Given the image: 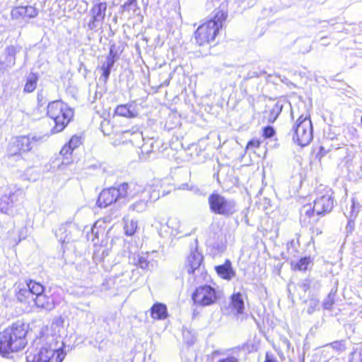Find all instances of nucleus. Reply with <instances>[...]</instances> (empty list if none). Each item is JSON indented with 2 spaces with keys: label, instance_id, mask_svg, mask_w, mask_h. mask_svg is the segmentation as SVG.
<instances>
[{
  "label": "nucleus",
  "instance_id": "9d476101",
  "mask_svg": "<svg viewBox=\"0 0 362 362\" xmlns=\"http://www.w3.org/2000/svg\"><path fill=\"white\" fill-rule=\"evenodd\" d=\"M128 187L129 184L123 183L117 188L111 187L103 189L98 199V206L105 208L120 199L126 198Z\"/></svg>",
  "mask_w": 362,
  "mask_h": 362
},
{
  "label": "nucleus",
  "instance_id": "cd10ccee",
  "mask_svg": "<svg viewBox=\"0 0 362 362\" xmlns=\"http://www.w3.org/2000/svg\"><path fill=\"white\" fill-rule=\"evenodd\" d=\"M350 362H362V348H357L351 354Z\"/></svg>",
  "mask_w": 362,
  "mask_h": 362
},
{
  "label": "nucleus",
  "instance_id": "49530a36",
  "mask_svg": "<svg viewBox=\"0 0 362 362\" xmlns=\"http://www.w3.org/2000/svg\"><path fill=\"white\" fill-rule=\"evenodd\" d=\"M104 267H105L106 269H109L106 265H104Z\"/></svg>",
  "mask_w": 362,
  "mask_h": 362
},
{
  "label": "nucleus",
  "instance_id": "ddd939ff",
  "mask_svg": "<svg viewBox=\"0 0 362 362\" xmlns=\"http://www.w3.org/2000/svg\"><path fill=\"white\" fill-rule=\"evenodd\" d=\"M37 15V9L32 6H16L12 8L11 11V16L14 20L33 18Z\"/></svg>",
  "mask_w": 362,
  "mask_h": 362
},
{
  "label": "nucleus",
  "instance_id": "c9c22d12",
  "mask_svg": "<svg viewBox=\"0 0 362 362\" xmlns=\"http://www.w3.org/2000/svg\"><path fill=\"white\" fill-rule=\"evenodd\" d=\"M73 151L74 150L68 144H65L62 148L60 154L62 156L68 158V156L71 155Z\"/></svg>",
  "mask_w": 362,
  "mask_h": 362
},
{
  "label": "nucleus",
  "instance_id": "79ce46f5",
  "mask_svg": "<svg viewBox=\"0 0 362 362\" xmlns=\"http://www.w3.org/2000/svg\"><path fill=\"white\" fill-rule=\"evenodd\" d=\"M220 0H209V2L208 4H209L210 2H211V4H213V6H215L216 4L218 3Z\"/></svg>",
  "mask_w": 362,
  "mask_h": 362
},
{
  "label": "nucleus",
  "instance_id": "4c0bfd02",
  "mask_svg": "<svg viewBox=\"0 0 362 362\" xmlns=\"http://www.w3.org/2000/svg\"><path fill=\"white\" fill-rule=\"evenodd\" d=\"M311 303H312V305H311L310 308H309L308 310V313L310 314H311L314 312L315 308L317 305V303L315 301H312Z\"/></svg>",
  "mask_w": 362,
  "mask_h": 362
},
{
  "label": "nucleus",
  "instance_id": "b1692460",
  "mask_svg": "<svg viewBox=\"0 0 362 362\" xmlns=\"http://www.w3.org/2000/svg\"><path fill=\"white\" fill-rule=\"evenodd\" d=\"M312 264V260L310 257H303L301 258L298 262H292L291 267L294 270L299 271H305Z\"/></svg>",
  "mask_w": 362,
  "mask_h": 362
},
{
  "label": "nucleus",
  "instance_id": "f257e3e1",
  "mask_svg": "<svg viewBox=\"0 0 362 362\" xmlns=\"http://www.w3.org/2000/svg\"><path fill=\"white\" fill-rule=\"evenodd\" d=\"M64 320L59 317L46 327L37 348L29 349L27 362H62L66 356L64 333Z\"/></svg>",
  "mask_w": 362,
  "mask_h": 362
},
{
  "label": "nucleus",
  "instance_id": "9b49d317",
  "mask_svg": "<svg viewBox=\"0 0 362 362\" xmlns=\"http://www.w3.org/2000/svg\"><path fill=\"white\" fill-rule=\"evenodd\" d=\"M106 10L107 4L105 2H98L93 5L90 11V19L88 23L90 30H95L103 23Z\"/></svg>",
  "mask_w": 362,
  "mask_h": 362
},
{
  "label": "nucleus",
  "instance_id": "ea45409f",
  "mask_svg": "<svg viewBox=\"0 0 362 362\" xmlns=\"http://www.w3.org/2000/svg\"><path fill=\"white\" fill-rule=\"evenodd\" d=\"M264 362H274V360L267 354L266 361Z\"/></svg>",
  "mask_w": 362,
  "mask_h": 362
},
{
  "label": "nucleus",
  "instance_id": "39448f33",
  "mask_svg": "<svg viewBox=\"0 0 362 362\" xmlns=\"http://www.w3.org/2000/svg\"><path fill=\"white\" fill-rule=\"evenodd\" d=\"M47 115L54 122V133L62 132L74 117V110L62 100H55L47 105Z\"/></svg>",
  "mask_w": 362,
  "mask_h": 362
},
{
  "label": "nucleus",
  "instance_id": "20e7f679",
  "mask_svg": "<svg viewBox=\"0 0 362 362\" xmlns=\"http://www.w3.org/2000/svg\"><path fill=\"white\" fill-rule=\"evenodd\" d=\"M226 18L223 11H217L213 18L199 26L194 33L197 43L203 45L214 40Z\"/></svg>",
  "mask_w": 362,
  "mask_h": 362
},
{
  "label": "nucleus",
  "instance_id": "1a4fd4ad",
  "mask_svg": "<svg viewBox=\"0 0 362 362\" xmlns=\"http://www.w3.org/2000/svg\"><path fill=\"white\" fill-rule=\"evenodd\" d=\"M211 211L219 215L226 216L233 214L236 211L235 202L219 194L213 193L208 198Z\"/></svg>",
  "mask_w": 362,
  "mask_h": 362
},
{
  "label": "nucleus",
  "instance_id": "e433bc0d",
  "mask_svg": "<svg viewBox=\"0 0 362 362\" xmlns=\"http://www.w3.org/2000/svg\"><path fill=\"white\" fill-rule=\"evenodd\" d=\"M219 362H238V359L234 356H230L219 361Z\"/></svg>",
  "mask_w": 362,
  "mask_h": 362
},
{
  "label": "nucleus",
  "instance_id": "2eb2a0df",
  "mask_svg": "<svg viewBox=\"0 0 362 362\" xmlns=\"http://www.w3.org/2000/svg\"><path fill=\"white\" fill-rule=\"evenodd\" d=\"M203 259L202 255L197 250L192 251L187 257L186 262V269L189 274H194L195 271L199 269Z\"/></svg>",
  "mask_w": 362,
  "mask_h": 362
},
{
  "label": "nucleus",
  "instance_id": "c03bdc74",
  "mask_svg": "<svg viewBox=\"0 0 362 362\" xmlns=\"http://www.w3.org/2000/svg\"><path fill=\"white\" fill-rule=\"evenodd\" d=\"M130 132L129 131H127V132H124L123 134H129Z\"/></svg>",
  "mask_w": 362,
  "mask_h": 362
},
{
  "label": "nucleus",
  "instance_id": "aec40b11",
  "mask_svg": "<svg viewBox=\"0 0 362 362\" xmlns=\"http://www.w3.org/2000/svg\"><path fill=\"white\" fill-rule=\"evenodd\" d=\"M151 315L155 320H164L167 317V308L164 304L156 303L151 309Z\"/></svg>",
  "mask_w": 362,
  "mask_h": 362
},
{
  "label": "nucleus",
  "instance_id": "6ab92c4d",
  "mask_svg": "<svg viewBox=\"0 0 362 362\" xmlns=\"http://www.w3.org/2000/svg\"><path fill=\"white\" fill-rule=\"evenodd\" d=\"M216 271L219 276L226 280L229 281L235 276V272L232 268L231 262L229 260H226L222 265L216 267Z\"/></svg>",
  "mask_w": 362,
  "mask_h": 362
},
{
  "label": "nucleus",
  "instance_id": "bb28decb",
  "mask_svg": "<svg viewBox=\"0 0 362 362\" xmlns=\"http://www.w3.org/2000/svg\"><path fill=\"white\" fill-rule=\"evenodd\" d=\"M37 81V78L35 74L30 75L25 85L24 90L28 93L33 92L36 88Z\"/></svg>",
  "mask_w": 362,
  "mask_h": 362
},
{
  "label": "nucleus",
  "instance_id": "a18cd8bd",
  "mask_svg": "<svg viewBox=\"0 0 362 362\" xmlns=\"http://www.w3.org/2000/svg\"><path fill=\"white\" fill-rule=\"evenodd\" d=\"M144 148H145V147L142 146V151H144V150H145Z\"/></svg>",
  "mask_w": 362,
  "mask_h": 362
},
{
  "label": "nucleus",
  "instance_id": "a19ab883",
  "mask_svg": "<svg viewBox=\"0 0 362 362\" xmlns=\"http://www.w3.org/2000/svg\"><path fill=\"white\" fill-rule=\"evenodd\" d=\"M331 305H332V303H328V302H327H327H325V303H324V308H325V309H330Z\"/></svg>",
  "mask_w": 362,
  "mask_h": 362
},
{
  "label": "nucleus",
  "instance_id": "c756f323",
  "mask_svg": "<svg viewBox=\"0 0 362 362\" xmlns=\"http://www.w3.org/2000/svg\"><path fill=\"white\" fill-rule=\"evenodd\" d=\"M138 265L143 269L150 270L152 268V264L146 259L145 257H139L138 260Z\"/></svg>",
  "mask_w": 362,
  "mask_h": 362
},
{
  "label": "nucleus",
  "instance_id": "a211bd4d",
  "mask_svg": "<svg viewBox=\"0 0 362 362\" xmlns=\"http://www.w3.org/2000/svg\"><path fill=\"white\" fill-rule=\"evenodd\" d=\"M115 114L119 116L133 118L137 116L138 111L134 104L119 105L115 109Z\"/></svg>",
  "mask_w": 362,
  "mask_h": 362
},
{
  "label": "nucleus",
  "instance_id": "6e6552de",
  "mask_svg": "<svg viewBox=\"0 0 362 362\" xmlns=\"http://www.w3.org/2000/svg\"><path fill=\"white\" fill-rule=\"evenodd\" d=\"M45 138V136L30 135L16 137L8 145V154L11 156H19L22 153L29 152L34 146L42 142Z\"/></svg>",
  "mask_w": 362,
  "mask_h": 362
},
{
  "label": "nucleus",
  "instance_id": "4be33fe9",
  "mask_svg": "<svg viewBox=\"0 0 362 362\" xmlns=\"http://www.w3.org/2000/svg\"><path fill=\"white\" fill-rule=\"evenodd\" d=\"M25 286L29 291H30V293H32L33 298L44 293V286L41 284L35 281H29Z\"/></svg>",
  "mask_w": 362,
  "mask_h": 362
},
{
  "label": "nucleus",
  "instance_id": "58836bf2",
  "mask_svg": "<svg viewBox=\"0 0 362 362\" xmlns=\"http://www.w3.org/2000/svg\"><path fill=\"white\" fill-rule=\"evenodd\" d=\"M134 1V0H128L123 6V8L125 10L126 8H127L129 6H130L133 2Z\"/></svg>",
  "mask_w": 362,
  "mask_h": 362
},
{
  "label": "nucleus",
  "instance_id": "393cba45",
  "mask_svg": "<svg viewBox=\"0 0 362 362\" xmlns=\"http://www.w3.org/2000/svg\"><path fill=\"white\" fill-rule=\"evenodd\" d=\"M20 49L15 46H9L6 48V62L8 66H12L15 64L16 54L19 52Z\"/></svg>",
  "mask_w": 362,
  "mask_h": 362
},
{
  "label": "nucleus",
  "instance_id": "2f4dec72",
  "mask_svg": "<svg viewBox=\"0 0 362 362\" xmlns=\"http://www.w3.org/2000/svg\"><path fill=\"white\" fill-rule=\"evenodd\" d=\"M88 238L94 241L95 238H99V229L98 228V222H96L91 228V234L87 235Z\"/></svg>",
  "mask_w": 362,
  "mask_h": 362
},
{
  "label": "nucleus",
  "instance_id": "de8ad7c7",
  "mask_svg": "<svg viewBox=\"0 0 362 362\" xmlns=\"http://www.w3.org/2000/svg\"><path fill=\"white\" fill-rule=\"evenodd\" d=\"M0 28H1V26H0ZM2 33V30H1V29H0V33Z\"/></svg>",
  "mask_w": 362,
  "mask_h": 362
},
{
  "label": "nucleus",
  "instance_id": "f8f14e48",
  "mask_svg": "<svg viewBox=\"0 0 362 362\" xmlns=\"http://www.w3.org/2000/svg\"><path fill=\"white\" fill-rule=\"evenodd\" d=\"M334 206V200L332 193H327L318 198L314 202L313 210L317 214H322L330 212Z\"/></svg>",
  "mask_w": 362,
  "mask_h": 362
},
{
  "label": "nucleus",
  "instance_id": "f03ea898",
  "mask_svg": "<svg viewBox=\"0 0 362 362\" xmlns=\"http://www.w3.org/2000/svg\"><path fill=\"white\" fill-rule=\"evenodd\" d=\"M27 325L17 322L0 333V354L8 357L11 353L18 352L25 346Z\"/></svg>",
  "mask_w": 362,
  "mask_h": 362
},
{
  "label": "nucleus",
  "instance_id": "473e14b6",
  "mask_svg": "<svg viewBox=\"0 0 362 362\" xmlns=\"http://www.w3.org/2000/svg\"><path fill=\"white\" fill-rule=\"evenodd\" d=\"M238 6L245 9L246 8L252 6L256 1V0H235Z\"/></svg>",
  "mask_w": 362,
  "mask_h": 362
},
{
  "label": "nucleus",
  "instance_id": "09e8293b",
  "mask_svg": "<svg viewBox=\"0 0 362 362\" xmlns=\"http://www.w3.org/2000/svg\"><path fill=\"white\" fill-rule=\"evenodd\" d=\"M361 124H362V117H361Z\"/></svg>",
  "mask_w": 362,
  "mask_h": 362
},
{
  "label": "nucleus",
  "instance_id": "423d86ee",
  "mask_svg": "<svg viewBox=\"0 0 362 362\" xmlns=\"http://www.w3.org/2000/svg\"><path fill=\"white\" fill-rule=\"evenodd\" d=\"M221 295L220 290L205 284L198 286L192 298L195 305L205 307L216 303L221 298Z\"/></svg>",
  "mask_w": 362,
  "mask_h": 362
},
{
  "label": "nucleus",
  "instance_id": "f704fd0d",
  "mask_svg": "<svg viewBox=\"0 0 362 362\" xmlns=\"http://www.w3.org/2000/svg\"><path fill=\"white\" fill-rule=\"evenodd\" d=\"M275 134V131L273 127H267L264 129L263 131V136L265 138H271Z\"/></svg>",
  "mask_w": 362,
  "mask_h": 362
},
{
  "label": "nucleus",
  "instance_id": "0eeeda50",
  "mask_svg": "<svg viewBox=\"0 0 362 362\" xmlns=\"http://www.w3.org/2000/svg\"><path fill=\"white\" fill-rule=\"evenodd\" d=\"M293 139L301 146H307L313 139V125L310 117L301 115L293 127Z\"/></svg>",
  "mask_w": 362,
  "mask_h": 362
},
{
  "label": "nucleus",
  "instance_id": "5701e85b",
  "mask_svg": "<svg viewBox=\"0 0 362 362\" xmlns=\"http://www.w3.org/2000/svg\"><path fill=\"white\" fill-rule=\"evenodd\" d=\"M115 61L112 57V50L110 51V55L107 57V59L102 66L103 74L102 76L104 78V81H106L109 78L111 69L114 65Z\"/></svg>",
  "mask_w": 362,
  "mask_h": 362
},
{
  "label": "nucleus",
  "instance_id": "412c9836",
  "mask_svg": "<svg viewBox=\"0 0 362 362\" xmlns=\"http://www.w3.org/2000/svg\"><path fill=\"white\" fill-rule=\"evenodd\" d=\"M230 299L233 309L238 314L243 313L245 309L243 296L240 293H234Z\"/></svg>",
  "mask_w": 362,
  "mask_h": 362
},
{
  "label": "nucleus",
  "instance_id": "c85d7f7f",
  "mask_svg": "<svg viewBox=\"0 0 362 362\" xmlns=\"http://www.w3.org/2000/svg\"><path fill=\"white\" fill-rule=\"evenodd\" d=\"M167 226L171 228L170 233L173 234L175 232H177L179 230V221L176 218H170L168 219L167 223Z\"/></svg>",
  "mask_w": 362,
  "mask_h": 362
},
{
  "label": "nucleus",
  "instance_id": "7c9ffc66",
  "mask_svg": "<svg viewBox=\"0 0 362 362\" xmlns=\"http://www.w3.org/2000/svg\"><path fill=\"white\" fill-rule=\"evenodd\" d=\"M81 144V138L77 136H74L71 138L69 142L67 144L73 150L79 146Z\"/></svg>",
  "mask_w": 362,
  "mask_h": 362
},
{
  "label": "nucleus",
  "instance_id": "4468645a",
  "mask_svg": "<svg viewBox=\"0 0 362 362\" xmlns=\"http://www.w3.org/2000/svg\"><path fill=\"white\" fill-rule=\"evenodd\" d=\"M110 271L113 273L115 279H120L119 282L126 284L131 279V274L129 272V265L128 264L115 263L113 264Z\"/></svg>",
  "mask_w": 362,
  "mask_h": 362
},
{
  "label": "nucleus",
  "instance_id": "a878e982",
  "mask_svg": "<svg viewBox=\"0 0 362 362\" xmlns=\"http://www.w3.org/2000/svg\"><path fill=\"white\" fill-rule=\"evenodd\" d=\"M124 222V229L125 234L129 236L133 235L138 228L137 221L134 220H125Z\"/></svg>",
  "mask_w": 362,
  "mask_h": 362
},
{
  "label": "nucleus",
  "instance_id": "dca6fc26",
  "mask_svg": "<svg viewBox=\"0 0 362 362\" xmlns=\"http://www.w3.org/2000/svg\"><path fill=\"white\" fill-rule=\"evenodd\" d=\"M33 306H36L38 308L49 311L55 308V303L52 296H48L42 293L38 296L35 297Z\"/></svg>",
  "mask_w": 362,
  "mask_h": 362
},
{
  "label": "nucleus",
  "instance_id": "f3484780",
  "mask_svg": "<svg viewBox=\"0 0 362 362\" xmlns=\"http://www.w3.org/2000/svg\"><path fill=\"white\" fill-rule=\"evenodd\" d=\"M16 296L18 301L22 303L27 304L30 307H33L34 298L25 285L22 287L18 286L16 289Z\"/></svg>",
  "mask_w": 362,
  "mask_h": 362
},
{
  "label": "nucleus",
  "instance_id": "37998d69",
  "mask_svg": "<svg viewBox=\"0 0 362 362\" xmlns=\"http://www.w3.org/2000/svg\"><path fill=\"white\" fill-rule=\"evenodd\" d=\"M107 255H108V251H105V250H104V251L103 252V257L105 258V257H106V256H107Z\"/></svg>",
  "mask_w": 362,
  "mask_h": 362
},
{
  "label": "nucleus",
  "instance_id": "7ed1b4c3",
  "mask_svg": "<svg viewBox=\"0 0 362 362\" xmlns=\"http://www.w3.org/2000/svg\"><path fill=\"white\" fill-rule=\"evenodd\" d=\"M159 182L158 180H155L152 185L147 186L137 183L129 184L126 198L132 199L138 196L141 197V199L129 206V209L137 213L145 211L148 206V202H154L160 197L159 190L156 189Z\"/></svg>",
  "mask_w": 362,
  "mask_h": 362
},
{
  "label": "nucleus",
  "instance_id": "72a5a7b5",
  "mask_svg": "<svg viewBox=\"0 0 362 362\" xmlns=\"http://www.w3.org/2000/svg\"><path fill=\"white\" fill-rule=\"evenodd\" d=\"M260 145V141L258 139H254L250 141L247 145V150H254L257 148H259Z\"/></svg>",
  "mask_w": 362,
  "mask_h": 362
}]
</instances>
